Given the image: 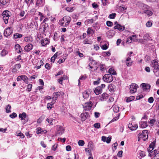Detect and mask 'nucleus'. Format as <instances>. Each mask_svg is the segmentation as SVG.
<instances>
[{"label":"nucleus","instance_id":"1","mask_svg":"<svg viewBox=\"0 0 159 159\" xmlns=\"http://www.w3.org/2000/svg\"><path fill=\"white\" fill-rule=\"evenodd\" d=\"M71 20V18L69 16L63 17L61 20L60 24L62 26L67 27L68 26Z\"/></svg>","mask_w":159,"mask_h":159},{"label":"nucleus","instance_id":"2","mask_svg":"<svg viewBox=\"0 0 159 159\" xmlns=\"http://www.w3.org/2000/svg\"><path fill=\"white\" fill-rule=\"evenodd\" d=\"M10 12L8 11H4L2 13V15L3 16V18L6 24L8 23V20L10 16Z\"/></svg>","mask_w":159,"mask_h":159},{"label":"nucleus","instance_id":"3","mask_svg":"<svg viewBox=\"0 0 159 159\" xmlns=\"http://www.w3.org/2000/svg\"><path fill=\"white\" fill-rule=\"evenodd\" d=\"M103 80L105 82L107 83H110L113 80V77L111 74H107L105 75L102 78Z\"/></svg>","mask_w":159,"mask_h":159},{"label":"nucleus","instance_id":"4","mask_svg":"<svg viewBox=\"0 0 159 159\" xmlns=\"http://www.w3.org/2000/svg\"><path fill=\"white\" fill-rule=\"evenodd\" d=\"M115 26L114 27V29H117L118 30L121 31L124 30L125 29L124 26H122L119 24L117 21H116L114 23Z\"/></svg>","mask_w":159,"mask_h":159},{"label":"nucleus","instance_id":"5","mask_svg":"<svg viewBox=\"0 0 159 159\" xmlns=\"http://www.w3.org/2000/svg\"><path fill=\"white\" fill-rule=\"evenodd\" d=\"M83 106L84 110L86 111H89L92 108L93 103L91 102L90 101L85 103Z\"/></svg>","mask_w":159,"mask_h":159},{"label":"nucleus","instance_id":"6","mask_svg":"<svg viewBox=\"0 0 159 159\" xmlns=\"http://www.w3.org/2000/svg\"><path fill=\"white\" fill-rule=\"evenodd\" d=\"M138 87V86L136 84L134 83L132 84L129 88L130 92L131 93H135Z\"/></svg>","mask_w":159,"mask_h":159},{"label":"nucleus","instance_id":"7","mask_svg":"<svg viewBox=\"0 0 159 159\" xmlns=\"http://www.w3.org/2000/svg\"><path fill=\"white\" fill-rule=\"evenodd\" d=\"M157 151L155 150L151 153L148 154V156L150 157H153L154 159H159V152L157 153Z\"/></svg>","mask_w":159,"mask_h":159},{"label":"nucleus","instance_id":"8","mask_svg":"<svg viewBox=\"0 0 159 159\" xmlns=\"http://www.w3.org/2000/svg\"><path fill=\"white\" fill-rule=\"evenodd\" d=\"M13 32V30L12 27L7 28L4 31V34L5 36L7 37L11 34Z\"/></svg>","mask_w":159,"mask_h":159},{"label":"nucleus","instance_id":"9","mask_svg":"<svg viewBox=\"0 0 159 159\" xmlns=\"http://www.w3.org/2000/svg\"><path fill=\"white\" fill-rule=\"evenodd\" d=\"M151 66L155 70H158L159 69L158 62L156 60H154L152 62Z\"/></svg>","mask_w":159,"mask_h":159},{"label":"nucleus","instance_id":"10","mask_svg":"<svg viewBox=\"0 0 159 159\" xmlns=\"http://www.w3.org/2000/svg\"><path fill=\"white\" fill-rule=\"evenodd\" d=\"M57 134L61 135L64 133L65 128L62 126H58L57 127Z\"/></svg>","mask_w":159,"mask_h":159},{"label":"nucleus","instance_id":"11","mask_svg":"<svg viewBox=\"0 0 159 159\" xmlns=\"http://www.w3.org/2000/svg\"><path fill=\"white\" fill-rule=\"evenodd\" d=\"M125 62L126 65L128 66H130L132 65L133 61L129 56H128L126 58Z\"/></svg>","mask_w":159,"mask_h":159},{"label":"nucleus","instance_id":"12","mask_svg":"<svg viewBox=\"0 0 159 159\" xmlns=\"http://www.w3.org/2000/svg\"><path fill=\"white\" fill-rule=\"evenodd\" d=\"M115 34V31L114 30H109L107 33V36L109 38H111L114 36Z\"/></svg>","mask_w":159,"mask_h":159},{"label":"nucleus","instance_id":"13","mask_svg":"<svg viewBox=\"0 0 159 159\" xmlns=\"http://www.w3.org/2000/svg\"><path fill=\"white\" fill-rule=\"evenodd\" d=\"M33 48V45L31 43L28 44L24 47V50L27 52H29Z\"/></svg>","mask_w":159,"mask_h":159},{"label":"nucleus","instance_id":"14","mask_svg":"<svg viewBox=\"0 0 159 159\" xmlns=\"http://www.w3.org/2000/svg\"><path fill=\"white\" fill-rule=\"evenodd\" d=\"M89 114L87 112H85L84 113H82L80 115V117L82 121H84L88 117Z\"/></svg>","mask_w":159,"mask_h":159},{"label":"nucleus","instance_id":"15","mask_svg":"<svg viewBox=\"0 0 159 159\" xmlns=\"http://www.w3.org/2000/svg\"><path fill=\"white\" fill-rule=\"evenodd\" d=\"M148 131L147 130H144L143 131V136L142 139L143 140H146L148 138Z\"/></svg>","mask_w":159,"mask_h":159},{"label":"nucleus","instance_id":"16","mask_svg":"<svg viewBox=\"0 0 159 159\" xmlns=\"http://www.w3.org/2000/svg\"><path fill=\"white\" fill-rule=\"evenodd\" d=\"M137 155L139 159L142 158L145 156L144 152V151H139L138 152Z\"/></svg>","mask_w":159,"mask_h":159},{"label":"nucleus","instance_id":"17","mask_svg":"<svg viewBox=\"0 0 159 159\" xmlns=\"http://www.w3.org/2000/svg\"><path fill=\"white\" fill-rule=\"evenodd\" d=\"M141 86L143 89V90H146L149 89L151 87V85L148 84L146 83H142L141 84Z\"/></svg>","mask_w":159,"mask_h":159},{"label":"nucleus","instance_id":"18","mask_svg":"<svg viewBox=\"0 0 159 159\" xmlns=\"http://www.w3.org/2000/svg\"><path fill=\"white\" fill-rule=\"evenodd\" d=\"M128 127L132 130H135L138 128V126L136 124H134L133 125L132 124H129Z\"/></svg>","mask_w":159,"mask_h":159},{"label":"nucleus","instance_id":"19","mask_svg":"<svg viewBox=\"0 0 159 159\" xmlns=\"http://www.w3.org/2000/svg\"><path fill=\"white\" fill-rule=\"evenodd\" d=\"M148 126L147 121H141L140 122L139 127L142 128H145Z\"/></svg>","mask_w":159,"mask_h":159},{"label":"nucleus","instance_id":"20","mask_svg":"<svg viewBox=\"0 0 159 159\" xmlns=\"http://www.w3.org/2000/svg\"><path fill=\"white\" fill-rule=\"evenodd\" d=\"M102 88L100 86L97 87L94 91V92L96 95H98L102 92Z\"/></svg>","mask_w":159,"mask_h":159},{"label":"nucleus","instance_id":"21","mask_svg":"<svg viewBox=\"0 0 159 159\" xmlns=\"http://www.w3.org/2000/svg\"><path fill=\"white\" fill-rule=\"evenodd\" d=\"M68 77L65 75H63V76L60 78L58 80V81L59 83L61 84H62V81L68 79Z\"/></svg>","mask_w":159,"mask_h":159},{"label":"nucleus","instance_id":"22","mask_svg":"<svg viewBox=\"0 0 159 159\" xmlns=\"http://www.w3.org/2000/svg\"><path fill=\"white\" fill-rule=\"evenodd\" d=\"M60 94V92H55L53 94V97L52 98L53 100H56L57 99L58 97Z\"/></svg>","mask_w":159,"mask_h":159},{"label":"nucleus","instance_id":"23","mask_svg":"<svg viewBox=\"0 0 159 159\" xmlns=\"http://www.w3.org/2000/svg\"><path fill=\"white\" fill-rule=\"evenodd\" d=\"M108 95L106 93H103L102 95V96L99 99L101 101H103L106 100L108 98Z\"/></svg>","mask_w":159,"mask_h":159},{"label":"nucleus","instance_id":"24","mask_svg":"<svg viewBox=\"0 0 159 159\" xmlns=\"http://www.w3.org/2000/svg\"><path fill=\"white\" fill-rule=\"evenodd\" d=\"M49 43V41L47 38L43 39L41 41V43L43 46H45Z\"/></svg>","mask_w":159,"mask_h":159},{"label":"nucleus","instance_id":"25","mask_svg":"<svg viewBox=\"0 0 159 159\" xmlns=\"http://www.w3.org/2000/svg\"><path fill=\"white\" fill-rule=\"evenodd\" d=\"M15 48L17 50L18 52H21L22 51V49L19 44H17L15 45Z\"/></svg>","mask_w":159,"mask_h":159},{"label":"nucleus","instance_id":"26","mask_svg":"<svg viewBox=\"0 0 159 159\" xmlns=\"http://www.w3.org/2000/svg\"><path fill=\"white\" fill-rule=\"evenodd\" d=\"M24 40L28 43H30L33 41V39L32 37H27L24 38Z\"/></svg>","mask_w":159,"mask_h":159},{"label":"nucleus","instance_id":"27","mask_svg":"<svg viewBox=\"0 0 159 159\" xmlns=\"http://www.w3.org/2000/svg\"><path fill=\"white\" fill-rule=\"evenodd\" d=\"M125 98L126 102H129L133 100L134 99L135 97L134 96H130L129 97H126Z\"/></svg>","mask_w":159,"mask_h":159},{"label":"nucleus","instance_id":"28","mask_svg":"<svg viewBox=\"0 0 159 159\" xmlns=\"http://www.w3.org/2000/svg\"><path fill=\"white\" fill-rule=\"evenodd\" d=\"M19 117L21 118V120H24V119L26 117V114L25 112H23L22 114H20L19 115Z\"/></svg>","mask_w":159,"mask_h":159},{"label":"nucleus","instance_id":"29","mask_svg":"<svg viewBox=\"0 0 159 159\" xmlns=\"http://www.w3.org/2000/svg\"><path fill=\"white\" fill-rule=\"evenodd\" d=\"M22 80L26 84H28V79L27 77L25 75H22Z\"/></svg>","mask_w":159,"mask_h":159},{"label":"nucleus","instance_id":"30","mask_svg":"<svg viewBox=\"0 0 159 159\" xmlns=\"http://www.w3.org/2000/svg\"><path fill=\"white\" fill-rule=\"evenodd\" d=\"M115 86L113 84H109L108 86V89L110 91H113L115 89Z\"/></svg>","mask_w":159,"mask_h":159},{"label":"nucleus","instance_id":"31","mask_svg":"<svg viewBox=\"0 0 159 159\" xmlns=\"http://www.w3.org/2000/svg\"><path fill=\"white\" fill-rule=\"evenodd\" d=\"M113 110L115 112H118L119 110V107L117 105H115L113 107Z\"/></svg>","mask_w":159,"mask_h":159},{"label":"nucleus","instance_id":"32","mask_svg":"<svg viewBox=\"0 0 159 159\" xmlns=\"http://www.w3.org/2000/svg\"><path fill=\"white\" fill-rule=\"evenodd\" d=\"M108 72L111 75H115L116 74V71L114 69L111 68L108 70Z\"/></svg>","mask_w":159,"mask_h":159},{"label":"nucleus","instance_id":"33","mask_svg":"<svg viewBox=\"0 0 159 159\" xmlns=\"http://www.w3.org/2000/svg\"><path fill=\"white\" fill-rule=\"evenodd\" d=\"M16 134L17 136H20L22 138H24L25 137L24 135L20 131H17L16 132Z\"/></svg>","mask_w":159,"mask_h":159},{"label":"nucleus","instance_id":"34","mask_svg":"<svg viewBox=\"0 0 159 159\" xmlns=\"http://www.w3.org/2000/svg\"><path fill=\"white\" fill-rule=\"evenodd\" d=\"M22 36V35L19 33H16L13 35L14 38L15 39H18L21 38Z\"/></svg>","mask_w":159,"mask_h":159},{"label":"nucleus","instance_id":"35","mask_svg":"<svg viewBox=\"0 0 159 159\" xmlns=\"http://www.w3.org/2000/svg\"><path fill=\"white\" fill-rule=\"evenodd\" d=\"M89 96V93H88L86 91H84L83 93V97L84 99H86L88 98Z\"/></svg>","mask_w":159,"mask_h":159},{"label":"nucleus","instance_id":"36","mask_svg":"<svg viewBox=\"0 0 159 159\" xmlns=\"http://www.w3.org/2000/svg\"><path fill=\"white\" fill-rule=\"evenodd\" d=\"M8 53L7 51L5 49L3 50L1 53V55L2 56H4L6 55Z\"/></svg>","mask_w":159,"mask_h":159},{"label":"nucleus","instance_id":"37","mask_svg":"<svg viewBox=\"0 0 159 159\" xmlns=\"http://www.w3.org/2000/svg\"><path fill=\"white\" fill-rule=\"evenodd\" d=\"M144 12L146 14L150 16H152L153 14L152 11L148 10L144 11Z\"/></svg>","mask_w":159,"mask_h":159},{"label":"nucleus","instance_id":"38","mask_svg":"<svg viewBox=\"0 0 159 159\" xmlns=\"http://www.w3.org/2000/svg\"><path fill=\"white\" fill-rule=\"evenodd\" d=\"M86 78V76L85 75H83V76H82L81 77H80L79 80H78V81H79V83H78V85L79 86L80 85V80H84Z\"/></svg>","mask_w":159,"mask_h":159},{"label":"nucleus","instance_id":"39","mask_svg":"<svg viewBox=\"0 0 159 159\" xmlns=\"http://www.w3.org/2000/svg\"><path fill=\"white\" fill-rule=\"evenodd\" d=\"M88 149L90 150L93 149V145H92V143L91 142H90L88 143Z\"/></svg>","mask_w":159,"mask_h":159},{"label":"nucleus","instance_id":"40","mask_svg":"<svg viewBox=\"0 0 159 159\" xmlns=\"http://www.w3.org/2000/svg\"><path fill=\"white\" fill-rule=\"evenodd\" d=\"M11 108V106L10 105H8L6 109V112L7 113L10 112H11L10 109Z\"/></svg>","mask_w":159,"mask_h":159},{"label":"nucleus","instance_id":"41","mask_svg":"<svg viewBox=\"0 0 159 159\" xmlns=\"http://www.w3.org/2000/svg\"><path fill=\"white\" fill-rule=\"evenodd\" d=\"M78 144L80 146H83L84 144V142L83 140H80L78 142Z\"/></svg>","mask_w":159,"mask_h":159},{"label":"nucleus","instance_id":"42","mask_svg":"<svg viewBox=\"0 0 159 159\" xmlns=\"http://www.w3.org/2000/svg\"><path fill=\"white\" fill-rule=\"evenodd\" d=\"M152 23L151 21H148L146 24V26L148 27H151L152 25Z\"/></svg>","mask_w":159,"mask_h":159},{"label":"nucleus","instance_id":"43","mask_svg":"<svg viewBox=\"0 0 159 159\" xmlns=\"http://www.w3.org/2000/svg\"><path fill=\"white\" fill-rule=\"evenodd\" d=\"M143 132V131L142 132ZM143 135V133H142L141 132L139 133L138 134V141H139L141 139H142Z\"/></svg>","mask_w":159,"mask_h":159},{"label":"nucleus","instance_id":"44","mask_svg":"<svg viewBox=\"0 0 159 159\" xmlns=\"http://www.w3.org/2000/svg\"><path fill=\"white\" fill-rule=\"evenodd\" d=\"M37 131L36 132V133L37 134H39L42 133V129L41 128L38 127L36 129Z\"/></svg>","mask_w":159,"mask_h":159},{"label":"nucleus","instance_id":"45","mask_svg":"<svg viewBox=\"0 0 159 159\" xmlns=\"http://www.w3.org/2000/svg\"><path fill=\"white\" fill-rule=\"evenodd\" d=\"M155 142L153 141L149 145L150 147L152 148V149L153 150L155 146Z\"/></svg>","mask_w":159,"mask_h":159},{"label":"nucleus","instance_id":"46","mask_svg":"<svg viewBox=\"0 0 159 159\" xmlns=\"http://www.w3.org/2000/svg\"><path fill=\"white\" fill-rule=\"evenodd\" d=\"M42 3V0H37L36 3V5L37 6H39L41 5Z\"/></svg>","mask_w":159,"mask_h":159},{"label":"nucleus","instance_id":"47","mask_svg":"<svg viewBox=\"0 0 159 159\" xmlns=\"http://www.w3.org/2000/svg\"><path fill=\"white\" fill-rule=\"evenodd\" d=\"M93 33V30L91 28H89L87 31V34H92Z\"/></svg>","mask_w":159,"mask_h":159},{"label":"nucleus","instance_id":"48","mask_svg":"<svg viewBox=\"0 0 159 159\" xmlns=\"http://www.w3.org/2000/svg\"><path fill=\"white\" fill-rule=\"evenodd\" d=\"M93 126L96 128L99 129L100 127V124L99 123H95L93 125Z\"/></svg>","mask_w":159,"mask_h":159},{"label":"nucleus","instance_id":"49","mask_svg":"<svg viewBox=\"0 0 159 159\" xmlns=\"http://www.w3.org/2000/svg\"><path fill=\"white\" fill-rule=\"evenodd\" d=\"M8 0H0V3L3 5L6 4L8 2Z\"/></svg>","mask_w":159,"mask_h":159},{"label":"nucleus","instance_id":"50","mask_svg":"<svg viewBox=\"0 0 159 159\" xmlns=\"http://www.w3.org/2000/svg\"><path fill=\"white\" fill-rule=\"evenodd\" d=\"M107 25L109 27H111L113 25V23L112 22L110 21H107L106 22Z\"/></svg>","mask_w":159,"mask_h":159},{"label":"nucleus","instance_id":"51","mask_svg":"<svg viewBox=\"0 0 159 159\" xmlns=\"http://www.w3.org/2000/svg\"><path fill=\"white\" fill-rule=\"evenodd\" d=\"M32 87V85L31 84H29L28 85L27 88V90L29 92L31 90V88Z\"/></svg>","mask_w":159,"mask_h":159},{"label":"nucleus","instance_id":"52","mask_svg":"<svg viewBox=\"0 0 159 159\" xmlns=\"http://www.w3.org/2000/svg\"><path fill=\"white\" fill-rule=\"evenodd\" d=\"M130 37H132V41H133L134 42L135 41L136 42L137 41L138 39H136V35H133L132 36H130Z\"/></svg>","mask_w":159,"mask_h":159},{"label":"nucleus","instance_id":"53","mask_svg":"<svg viewBox=\"0 0 159 159\" xmlns=\"http://www.w3.org/2000/svg\"><path fill=\"white\" fill-rule=\"evenodd\" d=\"M17 116V114L15 113H13L11 114L10 115V117L12 118H14Z\"/></svg>","mask_w":159,"mask_h":159},{"label":"nucleus","instance_id":"54","mask_svg":"<svg viewBox=\"0 0 159 159\" xmlns=\"http://www.w3.org/2000/svg\"><path fill=\"white\" fill-rule=\"evenodd\" d=\"M26 136L28 138H31L32 136V134H30L29 132H27L25 133Z\"/></svg>","mask_w":159,"mask_h":159},{"label":"nucleus","instance_id":"55","mask_svg":"<svg viewBox=\"0 0 159 159\" xmlns=\"http://www.w3.org/2000/svg\"><path fill=\"white\" fill-rule=\"evenodd\" d=\"M46 121L48 122V123L50 125H52V122L53 119L52 118H47L46 119Z\"/></svg>","mask_w":159,"mask_h":159},{"label":"nucleus","instance_id":"56","mask_svg":"<svg viewBox=\"0 0 159 159\" xmlns=\"http://www.w3.org/2000/svg\"><path fill=\"white\" fill-rule=\"evenodd\" d=\"M14 67H15V69L18 70L20 68L21 65L20 64H16L14 66Z\"/></svg>","mask_w":159,"mask_h":159},{"label":"nucleus","instance_id":"57","mask_svg":"<svg viewBox=\"0 0 159 159\" xmlns=\"http://www.w3.org/2000/svg\"><path fill=\"white\" fill-rule=\"evenodd\" d=\"M39 15L40 16V20L41 21L44 17V16L43 15L42 13L40 12H39Z\"/></svg>","mask_w":159,"mask_h":159},{"label":"nucleus","instance_id":"58","mask_svg":"<svg viewBox=\"0 0 159 159\" xmlns=\"http://www.w3.org/2000/svg\"><path fill=\"white\" fill-rule=\"evenodd\" d=\"M116 16V14L115 13H112L109 15V17L111 19H114Z\"/></svg>","mask_w":159,"mask_h":159},{"label":"nucleus","instance_id":"59","mask_svg":"<svg viewBox=\"0 0 159 159\" xmlns=\"http://www.w3.org/2000/svg\"><path fill=\"white\" fill-rule=\"evenodd\" d=\"M123 151L122 150L119 151L117 154V156L119 157H122Z\"/></svg>","mask_w":159,"mask_h":159},{"label":"nucleus","instance_id":"60","mask_svg":"<svg viewBox=\"0 0 159 159\" xmlns=\"http://www.w3.org/2000/svg\"><path fill=\"white\" fill-rule=\"evenodd\" d=\"M154 101V99L152 97H150L148 99V102L150 103H152Z\"/></svg>","mask_w":159,"mask_h":159},{"label":"nucleus","instance_id":"61","mask_svg":"<svg viewBox=\"0 0 159 159\" xmlns=\"http://www.w3.org/2000/svg\"><path fill=\"white\" fill-rule=\"evenodd\" d=\"M66 10L68 12H71L73 11L74 9L73 7H67L66 8Z\"/></svg>","mask_w":159,"mask_h":159},{"label":"nucleus","instance_id":"62","mask_svg":"<svg viewBox=\"0 0 159 159\" xmlns=\"http://www.w3.org/2000/svg\"><path fill=\"white\" fill-rule=\"evenodd\" d=\"M101 47V48L103 50H106L108 48V46H107L106 44H104L102 45Z\"/></svg>","mask_w":159,"mask_h":159},{"label":"nucleus","instance_id":"63","mask_svg":"<svg viewBox=\"0 0 159 159\" xmlns=\"http://www.w3.org/2000/svg\"><path fill=\"white\" fill-rule=\"evenodd\" d=\"M66 149L67 151H70L71 149V147L70 145H67L66 147Z\"/></svg>","mask_w":159,"mask_h":159},{"label":"nucleus","instance_id":"64","mask_svg":"<svg viewBox=\"0 0 159 159\" xmlns=\"http://www.w3.org/2000/svg\"><path fill=\"white\" fill-rule=\"evenodd\" d=\"M111 137H108L107 138L106 142L108 143L110 142L111 139Z\"/></svg>","mask_w":159,"mask_h":159}]
</instances>
